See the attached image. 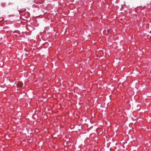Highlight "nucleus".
<instances>
[{"label": "nucleus", "mask_w": 151, "mask_h": 151, "mask_svg": "<svg viewBox=\"0 0 151 151\" xmlns=\"http://www.w3.org/2000/svg\"><path fill=\"white\" fill-rule=\"evenodd\" d=\"M17 86L18 87L17 89H19L21 88L22 87V85L21 84V85H20L19 84H18L17 85Z\"/></svg>", "instance_id": "1"}, {"label": "nucleus", "mask_w": 151, "mask_h": 151, "mask_svg": "<svg viewBox=\"0 0 151 151\" xmlns=\"http://www.w3.org/2000/svg\"><path fill=\"white\" fill-rule=\"evenodd\" d=\"M107 32L108 33L109 32H110V31H109V29H108L107 30Z\"/></svg>", "instance_id": "3"}, {"label": "nucleus", "mask_w": 151, "mask_h": 151, "mask_svg": "<svg viewBox=\"0 0 151 151\" xmlns=\"http://www.w3.org/2000/svg\"><path fill=\"white\" fill-rule=\"evenodd\" d=\"M4 18L3 17H1L0 18V22H1L2 21L4 20Z\"/></svg>", "instance_id": "2"}]
</instances>
